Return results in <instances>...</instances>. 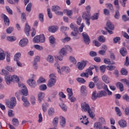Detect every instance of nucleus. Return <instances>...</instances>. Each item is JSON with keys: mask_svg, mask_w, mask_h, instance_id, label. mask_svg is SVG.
<instances>
[{"mask_svg": "<svg viewBox=\"0 0 129 129\" xmlns=\"http://www.w3.org/2000/svg\"><path fill=\"white\" fill-rule=\"evenodd\" d=\"M18 86L22 88L21 90V95L24 96H27L28 94V90L27 89V87L24 85V84H22L21 83H18Z\"/></svg>", "mask_w": 129, "mask_h": 129, "instance_id": "obj_1", "label": "nucleus"}, {"mask_svg": "<svg viewBox=\"0 0 129 129\" xmlns=\"http://www.w3.org/2000/svg\"><path fill=\"white\" fill-rule=\"evenodd\" d=\"M6 104H7L9 108L12 109L13 107H15L16 105H17V100L16 99V98L12 97L10 100V102L7 101L6 102Z\"/></svg>", "mask_w": 129, "mask_h": 129, "instance_id": "obj_2", "label": "nucleus"}, {"mask_svg": "<svg viewBox=\"0 0 129 129\" xmlns=\"http://www.w3.org/2000/svg\"><path fill=\"white\" fill-rule=\"evenodd\" d=\"M67 55V51L64 47L61 48L59 52V55L57 56V59L59 61H62L63 60V57Z\"/></svg>", "mask_w": 129, "mask_h": 129, "instance_id": "obj_3", "label": "nucleus"}, {"mask_svg": "<svg viewBox=\"0 0 129 129\" xmlns=\"http://www.w3.org/2000/svg\"><path fill=\"white\" fill-rule=\"evenodd\" d=\"M90 13H84L83 14L82 18L83 20H85L86 21V24L88 25V26H90Z\"/></svg>", "mask_w": 129, "mask_h": 129, "instance_id": "obj_4", "label": "nucleus"}, {"mask_svg": "<svg viewBox=\"0 0 129 129\" xmlns=\"http://www.w3.org/2000/svg\"><path fill=\"white\" fill-rule=\"evenodd\" d=\"M82 36L86 45H89V43H90V38H89L88 34H87L85 32H83L82 33Z\"/></svg>", "mask_w": 129, "mask_h": 129, "instance_id": "obj_5", "label": "nucleus"}, {"mask_svg": "<svg viewBox=\"0 0 129 129\" xmlns=\"http://www.w3.org/2000/svg\"><path fill=\"white\" fill-rule=\"evenodd\" d=\"M82 110L83 111H85L86 112V111H89V110H90V107L89 106V105L86 102H84L81 105Z\"/></svg>", "mask_w": 129, "mask_h": 129, "instance_id": "obj_6", "label": "nucleus"}, {"mask_svg": "<svg viewBox=\"0 0 129 129\" xmlns=\"http://www.w3.org/2000/svg\"><path fill=\"white\" fill-rule=\"evenodd\" d=\"M28 43L29 40L27 38H23L20 41L19 46H20V47H26Z\"/></svg>", "mask_w": 129, "mask_h": 129, "instance_id": "obj_7", "label": "nucleus"}, {"mask_svg": "<svg viewBox=\"0 0 129 129\" xmlns=\"http://www.w3.org/2000/svg\"><path fill=\"white\" fill-rule=\"evenodd\" d=\"M86 66V61L83 60L78 62V68L79 70H83Z\"/></svg>", "mask_w": 129, "mask_h": 129, "instance_id": "obj_8", "label": "nucleus"}, {"mask_svg": "<svg viewBox=\"0 0 129 129\" xmlns=\"http://www.w3.org/2000/svg\"><path fill=\"white\" fill-rule=\"evenodd\" d=\"M28 84L32 88H35L36 86H37V84H36V81L34 80V79H29L27 81Z\"/></svg>", "mask_w": 129, "mask_h": 129, "instance_id": "obj_9", "label": "nucleus"}, {"mask_svg": "<svg viewBox=\"0 0 129 129\" xmlns=\"http://www.w3.org/2000/svg\"><path fill=\"white\" fill-rule=\"evenodd\" d=\"M98 98L106 97L107 96V93L104 90H100L98 92Z\"/></svg>", "mask_w": 129, "mask_h": 129, "instance_id": "obj_10", "label": "nucleus"}, {"mask_svg": "<svg viewBox=\"0 0 129 129\" xmlns=\"http://www.w3.org/2000/svg\"><path fill=\"white\" fill-rule=\"evenodd\" d=\"M56 83V79H49L47 83V86L51 88V87H53L55 85Z\"/></svg>", "mask_w": 129, "mask_h": 129, "instance_id": "obj_11", "label": "nucleus"}, {"mask_svg": "<svg viewBox=\"0 0 129 129\" xmlns=\"http://www.w3.org/2000/svg\"><path fill=\"white\" fill-rule=\"evenodd\" d=\"M5 81L8 84V85H10L11 83H12V81H13V79L12 78V76L8 75V76H5Z\"/></svg>", "mask_w": 129, "mask_h": 129, "instance_id": "obj_12", "label": "nucleus"}, {"mask_svg": "<svg viewBox=\"0 0 129 129\" xmlns=\"http://www.w3.org/2000/svg\"><path fill=\"white\" fill-rule=\"evenodd\" d=\"M30 30H31V27L29 25V23H26L25 28V33L27 36H30Z\"/></svg>", "mask_w": 129, "mask_h": 129, "instance_id": "obj_13", "label": "nucleus"}, {"mask_svg": "<svg viewBox=\"0 0 129 129\" xmlns=\"http://www.w3.org/2000/svg\"><path fill=\"white\" fill-rule=\"evenodd\" d=\"M120 53L123 57H125V55L127 54V51L125 47H121L119 50Z\"/></svg>", "mask_w": 129, "mask_h": 129, "instance_id": "obj_14", "label": "nucleus"}, {"mask_svg": "<svg viewBox=\"0 0 129 129\" xmlns=\"http://www.w3.org/2000/svg\"><path fill=\"white\" fill-rule=\"evenodd\" d=\"M105 29H109V30H114V25H113L111 22H108L106 23V27H105Z\"/></svg>", "mask_w": 129, "mask_h": 129, "instance_id": "obj_15", "label": "nucleus"}, {"mask_svg": "<svg viewBox=\"0 0 129 129\" xmlns=\"http://www.w3.org/2000/svg\"><path fill=\"white\" fill-rule=\"evenodd\" d=\"M94 128L96 129H103L102 126V124L100 122H96L94 123Z\"/></svg>", "mask_w": 129, "mask_h": 129, "instance_id": "obj_16", "label": "nucleus"}, {"mask_svg": "<svg viewBox=\"0 0 129 129\" xmlns=\"http://www.w3.org/2000/svg\"><path fill=\"white\" fill-rule=\"evenodd\" d=\"M3 18L6 26H10V19H9V17H8V16H7L6 15L4 14Z\"/></svg>", "mask_w": 129, "mask_h": 129, "instance_id": "obj_17", "label": "nucleus"}, {"mask_svg": "<svg viewBox=\"0 0 129 129\" xmlns=\"http://www.w3.org/2000/svg\"><path fill=\"white\" fill-rule=\"evenodd\" d=\"M116 87H118V88H119V89L121 92H122V91H123V90H124L123 84H122L120 82H117L116 84Z\"/></svg>", "mask_w": 129, "mask_h": 129, "instance_id": "obj_18", "label": "nucleus"}, {"mask_svg": "<svg viewBox=\"0 0 129 129\" xmlns=\"http://www.w3.org/2000/svg\"><path fill=\"white\" fill-rule=\"evenodd\" d=\"M48 114L49 116H53L55 114V109L54 108H50L48 110Z\"/></svg>", "mask_w": 129, "mask_h": 129, "instance_id": "obj_19", "label": "nucleus"}, {"mask_svg": "<svg viewBox=\"0 0 129 129\" xmlns=\"http://www.w3.org/2000/svg\"><path fill=\"white\" fill-rule=\"evenodd\" d=\"M58 122H59V117L56 116L53 119L52 123L54 126H57Z\"/></svg>", "mask_w": 129, "mask_h": 129, "instance_id": "obj_20", "label": "nucleus"}, {"mask_svg": "<svg viewBox=\"0 0 129 129\" xmlns=\"http://www.w3.org/2000/svg\"><path fill=\"white\" fill-rule=\"evenodd\" d=\"M6 58V54L4 52V50L0 48V61H3V60H5Z\"/></svg>", "mask_w": 129, "mask_h": 129, "instance_id": "obj_21", "label": "nucleus"}, {"mask_svg": "<svg viewBox=\"0 0 129 129\" xmlns=\"http://www.w3.org/2000/svg\"><path fill=\"white\" fill-rule=\"evenodd\" d=\"M48 31L49 32H51V33H55V32L58 31V27L57 26L50 27L48 28Z\"/></svg>", "mask_w": 129, "mask_h": 129, "instance_id": "obj_22", "label": "nucleus"}, {"mask_svg": "<svg viewBox=\"0 0 129 129\" xmlns=\"http://www.w3.org/2000/svg\"><path fill=\"white\" fill-rule=\"evenodd\" d=\"M38 97L39 102H41L45 97V93L43 92H40L38 95Z\"/></svg>", "mask_w": 129, "mask_h": 129, "instance_id": "obj_23", "label": "nucleus"}, {"mask_svg": "<svg viewBox=\"0 0 129 129\" xmlns=\"http://www.w3.org/2000/svg\"><path fill=\"white\" fill-rule=\"evenodd\" d=\"M98 97V93L96 91H94L92 93V100H96Z\"/></svg>", "mask_w": 129, "mask_h": 129, "instance_id": "obj_24", "label": "nucleus"}, {"mask_svg": "<svg viewBox=\"0 0 129 129\" xmlns=\"http://www.w3.org/2000/svg\"><path fill=\"white\" fill-rule=\"evenodd\" d=\"M119 125L121 127H126V122L124 120H121L118 121Z\"/></svg>", "mask_w": 129, "mask_h": 129, "instance_id": "obj_25", "label": "nucleus"}, {"mask_svg": "<svg viewBox=\"0 0 129 129\" xmlns=\"http://www.w3.org/2000/svg\"><path fill=\"white\" fill-rule=\"evenodd\" d=\"M114 18L115 20H119L120 18V13L118 10H116L115 11V14L114 15Z\"/></svg>", "mask_w": 129, "mask_h": 129, "instance_id": "obj_26", "label": "nucleus"}, {"mask_svg": "<svg viewBox=\"0 0 129 129\" xmlns=\"http://www.w3.org/2000/svg\"><path fill=\"white\" fill-rule=\"evenodd\" d=\"M61 120L60 122V124L62 127H64L66 125V120L65 118L63 116L61 117Z\"/></svg>", "mask_w": 129, "mask_h": 129, "instance_id": "obj_27", "label": "nucleus"}, {"mask_svg": "<svg viewBox=\"0 0 129 129\" xmlns=\"http://www.w3.org/2000/svg\"><path fill=\"white\" fill-rule=\"evenodd\" d=\"M12 123L14 126H18L19 124V119L14 118L12 119Z\"/></svg>", "mask_w": 129, "mask_h": 129, "instance_id": "obj_28", "label": "nucleus"}, {"mask_svg": "<svg viewBox=\"0 0 129 129\" xmlns=\"http://www.w3.org/2000/svg\"><path fill=\"white\" fill-rule=\"evenodd\" d=\"M93 69H94V68L90 67L86 70V73H88V74H89V75L91 76L93 74V73H92V70H93Z\"/></svg>", "mask_w": 129, "mask_h": 129, "instance_id": "obj_29", "label": "nucleus"}, {"mask_svg": "<svg viewBox=\"0 0 129 129\" xmlns=\"http://www.w3.org/2000/svg\"><path fill=\"white\" fill-rule=\"evenodd\" d=\"M98 18H99V13H95L91 17V19L92 20V21H95L96 20H98Z\"/></svg>", "mask_w": 129, "mask_h": 129, "instance_id": "obj_30", "label": "nucleus"}, {"mask_svg": "<svg viewBox=\"0 0 129 129\" xmlns=\"http://www.w3.org/2000/svg\"><path fill=\"white\" fill-rule=\"evenodd\" d=\"M81 92L85 96L87 95V92L86 91V87L85 86H82L81 88Z\"/></svg>", "mask_w": 129, "mask_h": 129, "instance_id": "obj_31", "label": "nucleus"}, {"mask_svg": "<svg viewBox=\"0 0 129 129\" xmlns=\"http://www.w3.org/2000/svg\"><path fill=\"white\" fill-rule=\"evenodd\" d=\"M104 62L105 63V64H107L108 65H113L114 64V62L113 61H111L110 59H108V58H105L104 59Z\"/></svg>", "mask_w": 129, "mask_h": 129, "instance_id": "obj_32", "label": "nucleus"}, {"mask_svg": "<svg viewBox=\"0 0 129 129\" xmlns=\"http://www.w3.org/2000/svg\"><path fill=\"white\" fill-rule=\"evenodd\" d=\"M70 28L73 30V31H75V32H77V30H78V28L76 26V24L74 23H71L70 25Z\"/></svg>", "mask_w": 129, "mask_h": 129, "instance_id": "obj_33", "label": "nucleus"}, {"mask_svg": "<svg viewBox=\"0 0 129 129\" xmlns=\"http://www.w3.org/2000/svg\"><path fill=\"white\" fill-rule=\"evenodd\" d=\"M61 10V8L58 6H53L52 7L51 11L52 12H57L58 11H60Z\"/></svg>", "mask_w": 129, "mask_h": 129, "instance_id": "obj_34", "label": "nucleus"}, {"mask_svg": "<svg viewBox=\"0 0 129 129\" xmlns=\"http://www.w3.org/2000/svg\"><path fill=\"white\" fill-rule=\"evenodd\" d=\"M102 79L104 82L105 83H109V79L108 78V77H107L106 75H104L102 77Z\"/></svg>", "mask_w": 129, "mask_h": 129, "instance_id": "obj_35", "label": "nucleus"}, {"mask_svg": "<svg viewBox=\"0 0 129 129\" xmlns=\"http://www.w3.org/2000/svg\"><path fill=\"white\" fill-rule=\"evenodd\" d=\"M103 89L104 91H107L108 95H112V92L109 91L108 87H107V85H104Z\"/></svg>", "mask_w": 129, "mask_h": 129, "instance_id": "obj_36", "label": "nucleus"}, {"mask_svg": "<svg viewBox=\"0 0 129 129\" xmlns=\"http://www.w3.org/2000/svg\"><path fill=\"white\" fill-rule=\"evenodd\" d=\"M46 60L49 63H53L54 62V57L52 55H48L46 58Z\"/></svg>", "mask_w": 129, "mask_h": 129, "instance_id": "obj_37", "label": "nucleus"}, {"mask_svg": "<svg viewBox=\"0 0 129 129\" xmlns=\"http://www.w3.org/2000/svg\"><path fill=\"white\" fill-rule=\"evenodd\" d=\"M20 58H21V52H18L14 56V61H18L20 60Z\"/></svg>", "mask_w": 129, "mask_h": 129, "instance_id": "obj_38", "label": "nucleus"}, {"mask_svg": "<svg viewBox=\"0 0 129 129\" xmlns=\"http://www.w3.org/2000/svg\"><path fill=\"white\" fill-rule=\"evenodd\" d=\"M61 69L62 72H66V73H69L70 72V68L68 67H63Z\"/></svg>", "mask_w": 129, "mask_h": 129, "instance_id": "obj_39", "label": "nucleus"}, {"mask_svg": "<svg viewBox=\"0 0 129 129\" xmlns=\"http://www.w3.org/2000/svg\"><path fill=\"white\" fill-rule=\"evenodd\" d=\"M98 40L101 43H104L105 42V37L103 35H100L98 37Z\"/></svg>", "mask_w": 129, "mask_h": 129, "instance_id": "obj_40", "label": "nucleus"}, {"mask_svg": "<svg viewBox=\"0 0 129 129\" xmlns=\"http://www.w3.org/2000/svg\"><path fill=\"white\" fill-rule=\"evenodd\" d=\"M12 79V81L13 82H18L20 81V78H19V77L17 76L14 75L13 76H11Z\"/></svg>", "mask_w": 129, "mask_h": 129, "instance_id": "obj_41", "label": "nucleus"}, {"mask_svg": "<svg viewBox=\"0 0 129 129\" xmlns=\"http://www.w3.org/2000/svg\"><path fill=\"white\" fill-rule=\"evenodd\" d=\"M120 72L122 75H124L125 76H126V75H127V74L128 73L127 70L124 68H122L121 69Z\"/></svg>", "mask_w": 129, "mask_h": 129, "instance_id": "obj_42", "label": "nucleus"}, {"mask_svg": "<svg viewBox=\"0 0 129 129\" xmlns=\"http://www.w3.org/2000/svg\"><path fill=\"white\" fill-rule=\"evenodd\" d=\"M26 11L28 12V13H31V11H32V3H30L28 4L26 7Z\"/></svg>", "mask_w": 129, "mask_h": 129, "instance_id": "obj_43", "label": "nucleus"}, {"mask_svg": "<svg viewBox=\"0 0 129 129\" xmlns=\"http://www.w3.org/2000/svg\"><path fill=\"white\" fill-rule=\"evenodd\" d=\"M115 110L117 113V115H118V116H121V111H120V109H119L118 107H115Z\"/></svg>", "mask_w": 129, "mask_h": 129, "instance_id": "obj_44", "label": "nucleus"}, {"mask_svg": "<svg viewBox=\"0 0 129 129\" xmlns=\"http://www.w3.org/2000/svg\"><path fill=\"white\" fill-rule=\"evenodd\" d=\"M7 39L10 42H14L17 40V38L15 36H8Z\"/></svg>", "mask_w": 129, "mask_h": 129, "instance_id": "obj_45", "label": "nucleus"}, {"mask_svg": "<svg viewBox=\"0 0 129 129\" xmlns=\"http://www.w3.org/2000/svg\"><path fill=\"white\" fill-rule=\"evenodd\" d=\"M59 106L61 107V108L64 111H67V106H66V105L65 104H64L63 103H60Z\"/></svg>", "mask_w": 129, "mask_h": 129, "instance_id": "obj_46", "label": "nucleus"}, {"mask_svg": "<svg viewBox=\"0 0 129 129\" xmlns=\"http://www.w3.org/2000/svg\"><path fill=\"white\" fill-rule=\"evenodd\" d=\"M33 42L36 43H40V35H37L33 38Z\"/></svg>", "mask_w": 129, "mask_h": 129, "instance_id": "obj_47", "label": "nucleus"}, {"mask_svg": "<svg viewBox=\"0 0 129 129\" xmlns=\"http://www.w3.org/2000/svg\"><path fill=\"white\" fill-rule=\"evenodd\" d=\"M88 112L89 113V115L90 117H91V118H94V117L95 116V114H94V113L92 112V110H91V109L89 110Z\"/></svg>", "mask_w": 129, "mask_h": 129, "instance_id": "obj_48", "label": "nucleus"}, {"mask_svg": "<svg viewBox=\"0 0 129 129\" xmlns=\"http://www.w3.org/2000/svg\"><path fill=\"white\" fill-rule=\"evenodd\" d=\"M47 11L48 18H49V19H52V18H53V15L52 14V12H51V9H50V8H48Z\"/></svg>", "mask_w": 129, "mask_h": 129, "instance_id": "obj_49", "label": "nucleus"}, {"mask_svg": "<svg viewBox=\"0 0 129 129\" xmlns=\"http://www.w3.org/2000/svg\"><path fill=\"white\" fill-rule=\"evenodd\" d=\"M49 40L50 44H54V43H55V41H56V39H55L53 36L49 37Z\"/></svg>", "mask_w": 129, "mask_h": 129, "instance_id": "obj_50", "label": "nucleus"}, {"mask_svg": "<svg viewBox=\"0 0 129 129\" xmlns=\"http://www.w3.org/2000/svg\"><path fill=\"white\" fill-rule=\"evenodd\" d=\"M67 91L68 93V96H73V92H72V89L68 88Z\"/></svg>", "mask_w": 129, "mask_h": 129, "instance_id": "obj_51", "label": "nucleus"}, {"mask_svg": "<svg viewBox=\"0 0 129 129\" xmlns=\"http://www.w3.org/2000/svg\"><path fill=\"white\" fill-rule=\"evenodd\" d=\"M121 82L125 83L128 87H129V81L126 80V79H122L120 80Z\"/></svg>", "mask_w": 129, "mask_h": 129, "instance_id": "obj_52", "label": "nucleus"}, {"mask_svg": "<svg viewBox=\"0 0 129 129\" xmlns=\"http://www.w3.org/2000/svg\"><path fill=\"white\" fill-rule=\"evenodd\" d=\"M46 81L45 80V79L42 77H40L38 80H37V83L38 84H41V83H43L44 82H45Z\"/></svg>", "mask_w": 129, "mask_h": 129, "instance_id": "obj_53", "label": "nucleus"}, {"mask_svg": "<svg viewBox=\"0 0 129 129\" xmlns=\"http://www.w3.org/2000/svg\"><path fill=\"white\" fill-rule=\"evenodd\" d=\"M30 101L32 105H35V104H36V98H35V97H34L33 96H32L31 97Z\"/></svg>", "mask_w": 129, "mask_h": 129, "instance_id": "obj_54", "label": "nucleus"}, {"mask_svg": "<svg viewBox=\"0 0 129 129\" xmlns=\"http://www.w3.org/2000/svg\"><path fill=\"white\" fill-rule=\"evenodd\" d=\"M40 90H42V91H45L47 89V85L45 84H42L39 87Z\"/></svg>", "mask_w": 129, "mask_h": 129, "instance_id": "obj_55", "label": "nucleus"}, {"mask_svg": "<svg viewBox=\"0 0 129 129\" xmlns=\"http://www.w3.org/2000/svg\"><path fill=\"white\" fill-rule=\"evenodd\" d=\"M89 87L90 89H93L95 87V84L93 82H90L89 83Z\"/></svg>", "mask_w": 129, "mask_h": 129, "instance_id": "obj_56", "label": "nucleus"}, {"mask_svg": "<svg viewBox=\"0 0 129 129\" xmlns=\"http://www.w3.org/2000/svg\"><path fill=\"white\" fill-rule=\"evenodd\" d=\"M77 81L78 82H79L80 83H85L86 81L84 80V79L82 78H77Z\"/></svg>", "mask_w": 129, "mask_h": 129, "instance_id": "obj_57", "label": "nucleus"}, {"mask_svg": "<svg viewBox=\"0 0 129 129\" xmlns=\"http://www.w3.org/2000/svg\"><path fill=\"white\" fill-rule=\"evenodd\" d=\"M69 60L71 62H72V63H73V64H76V63H77L75 58L73 57V56H70Z\"/></svg>", "mask_w": 129, "mask_h": 129, "instance_id": "obj_58", "label": "nucleus"}, {"mask_svg": "<svg viewBox=\"0 0 129 129\" xmlns=\"http://www.w3.org/2000/svg\"><path fill=\"white\" fill-rule=\"evenodd\" d=\"M42 110L44 112L47 111V103H45L42 104Z\"/></svg>", "mask_w": 129, "mask_h": 129, "instance_id": "obj_59", "label": "nucleus"}, {"mask_svg": "<svg viewBox=\"0 0 129 129\" xmlns=\"http://www.w3.org/2000/svg\"><path fill=\"white\" fill-rule=\"evenodd\" d=\"M93 43L95 44V46H96V47H100V46H101V44H100L99 42L96 40H93Z\"/></svg>", "mask_w": 129, "mask_h": 129, "instance_id": "obj_60", "label": "nucleus"}, {"mask_svg": "<svg viewBox=\"0 0 129 129\" xmlns=\"http://www.w3.org/2000/svg\"><path fill=\"white\" fill-rule=\"evenodd\" d=\"M6 9L8 13L9 14V15H13V10L11 9L10 7L9 6H6Z\"/></svg>", "mask_w": 129, "mask_h": 129, "instance_id": "obj_61", "label": "nucleus"}, {"mask_svg": "<svg viewBox=\"0 0 129 129\" xmlns=\"http://www.w3.org/2000/svg\"><path fill=\"white\" fill-rule=\"evenodd\" d=\"M40 37V43H44L45 42V36L44 34H41L39 35Z\"/></svg>", "mask_w": 129, "mask_h": 129, "instance_id": "obj_62", "label": "nucleus"}, {"mask_svg": "<svg viewBox=\"0 0 129 129\" xmlns=\"http://www.w3.org/2000/svg\"><path fill=\"white\" fill-rule=\"evenodd\" d=\"M122 98L124 100H125L127 102H129V96L127 94H124L122 96Z\"/></svg>", "mask_w": 129, "mask_h": 129, "instance_id": "obj_63", "label": "nucleus"}, {"mask_svg": "<svg viewBox=\"0 0 129 129\" xmlns=\"http://www.w3.org/2000/svg\"><path fill=\"white\" fill-rule=\"evenodd\" d=\"M106 69V67L105 66L103 65L100 67V70L101 73H104L105 72V70Z\"/></svg>", "mask_w": 129, "mask_h": 129, "instance_id": "obj_64", "label": "nucleus"}]
</instances>
